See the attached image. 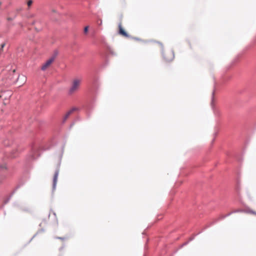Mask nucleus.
<instances>
[{
    "label": "nucleus",
    "instance_id": "nucleus-1",
    "mask_svg": "<svg viewBox=\"0 0 256 256\" xmlns=\"http://www.w3.org/2000/svg\"><path fill=\"white\" fill-rule=\"evenodd\" d=\"M15 70H10L6 77L0 78V82H4V84L6 83L15 82L16 80V78H14V76L15 78H16V75H15Z\"/></svg>",
    "mask_w": 256,
    "mask_h": 256
},
{
    "label": "nucleus",
    "instance_id": "nucleus-2",
    "mask_svg": "<svg viewBox=\"0 0 256 256\" xmlns=\"http://www.w3.org/2000/svg\"><path fill=\"white\" fill-rule=\"evenodd\" d=\"M15 70H10L6 77L0 78V82H4V84L6 83L15 82L16 80V78H14V76L15 78H16V75H15Z\"/></svg>",
    "mask_w": 256,
    "mask_h": 256
},
{
    "label": "nucleus",
    "instance_id": "nucleus-3",
    "mask_svg": "<svg viewBox=\"0 0 256 256\" xmlns=\"http://www.w3.org/2000/svg\"><path fill=\"white\" fill-rule=\"evenodd\" d=\"M80 84V80H74L68 92V94L71 96L77 90Z\"/></svg>",
    "mask_w": 256,
    "mask_h": 256
},
{
    "label": "nucleus",
    "instance_id": "nucleus-4",
    "mask_svg": "<svg viewBox=\"0 0 256 256\" xmlns=\"http://www.w3.org/2000/svg\"><path fill=\"white\" fill-rule=\"evenodd\" d=\"M56 58V56H52L44 64H42V66L41 69L42 70H46L54 62V59Z\"/></svg>",
    "mask_w": 256,
    "mask_h": 256
},
{
    "label": "nucleus",
    "instance_id": "nucleus-5",
    "mask_svg": "<svg viewBox=\"0 0 256 256\" xmlns=\"http://www.w3.org/2000/svg\"><path fill=\"white\" fill-rule=\"evenodd\" d=\"M164 57L166 61H172L174 58V55L173 51L168 50L164 54Z\"/></svg>",
    "mask_w": 256,
    "mask_h": 256
},
{
    "label": "nucleus",
    "instance_id": "nucleus-6",
    "mask_svg": "<svg viewBox=\"0 0 256 256\" xmlns=\"http://www.w3.org/2000/svg\"><path fill=\"white\" fill-rule=\"evenodd\" d=\"M118 33L120 34L122 36L124 37H130V36L122 28V22H120L118 24Z\"/></svg>",
    "mask_w": 256,
    "mask_h": 256
},
{
    "label": "nucleus",
    "instance_id": "nucleus-7",
    "mask_svg": "<svg viewBox=\"0 0 256 256\" xmlns=\"http://www.w3.org/2000/svg\"><path fill=\"white\" fill-rule=\"evenodd\" d=\"M26 78L24 75L18 76L16 82H18L20 86H22L26 82Z\"/></svg>",
    "mask_w": 256,
    "mask_h": 256
},
{
    "label": "nucleus",
    "instance_id": "nucleus-8",
    "mask_svg": "<svg viewBox=\"0 0 256 256\" xmlns=\"http://www.w3.org/2000/svg\"><path fill=\"white\" fill-rule=\"evenodd\" d=\"M78 108H74L70 110L62 118V122H64L68 118H69L70 114H72L74 111L78 110Z\"/></svg>",
    "mask_w": 256,
    "mask_h": 256
},
{
    "label": "nucleus",
    "instance_id": "nucleus-9",
    "mask_svg": "<svg viewBox=\"0 0 256 256\" xmlns=\"http://www.w3.org/2000/svg\"><path fill=\"white\" fill-rule=\"evenodd\" d=\"M58 174H59V170L58 169L56 170L54 178H53V188H56Z\"/></svg>",
    "mask_w": 256,
    "mask_h": 256
},
{
    "label": "nucleus",
    "instance_id": "nucleus-10",
    "mask_svg": "<svg viewBox=\"0 0 256 256\" xmlns=\"http://www.w3.org/2000/svg\"><path fill=\"white\" fill-rule=\"evenodd\" d=\"M32 0H29L27 2V4H28V7L30 6H32Z\"/></svg>",
    "mask_w": 256,
    "mask_h": 256
},
{
    "label": "nucleus",
    "instance_id": "nucleus-11",
    "mask_svg": "<svg viewBox=\"0 0 256 256\" xmlns=\"http://www.w3.org/2000/svg\"><path fill=\"white\" fill-rule=\"evenodd\" d=\"M88 26H86L84 28V33L86 34L88 32Z\"/></svg>",
    "mask_w": 256,
    "mask_h": 256
},
{
    "label": "nucleus",
    "instance_id": "nucleus-12",
    "mask_svg": "<svg viewBox=\"0 0 256 256\" xmlns=\"http://www.w3.org/2000/svg\"><path fill=\"white\" fill-rule=\"evenodd\" d=\"M4 46H5V44H1L0 50H2V49H3L4 47Z\"/></svg>",
    "mask_w": 256,
    "mask_h": 256
},
{
    "label": "nucleus",
    "instance_id": "nucleus-13",
    "mask_svg": "<svg viewBox=\"0 0 256 256\" xmlns=\"http://www.w3.org/2000/svg\"><path fill=\"white\" fill-rule=\"evenodd\" d=\"M4 85V82H0V87Z\"/></svg>",
    "mask_w": 256,
    "mask_h": 256
},
{
    "label": "nucleus",
    "instance_id": "nucleus-14",
    "mask_svg": "<svg viewBox=\"0 0 256 256\" xmlns=\"http://www.w3.org/2000/svg\"><path fill=\"white\" fill-rule=\"evenodd\" d=\"M251 213L256 216V212H252Z\"/></svg>",
    "mask_w": 256,
    "mask_h": 256
},
{
    "label": "nucleus",
    "instance_id": "nucleus-15",
    "mask_svg": "<svg viewBox=\"0 0 256 256\" xmlns=\"http://www.w3.org/2000/svg\"><path fill=\"white\" fill-rule=\"evenodd\" d=\"M251 213L256 216V212H252Z\"/></svg>",
    "mask_w": 256,
    "mask_h": 256
},
{
    "label": "nucleus",
    "instance_id": "nucleus-16",
    "mask_svg": "<svg viewBox=\"0 0 256 256\" xmlns=\"http://www.w3.org/2000/svg\"><path fill=\"white\" fill-rule=\"evenodd\" d=\"M0 168H6V166H0Z\"/></svg>",
    "mask_w": 256,
    "mask_h": 256
},
{
    "label": "nucleus",
    "instance_id": "nucleus-17",
    "mask_svg": "<svg viewBox=\"0 0 256 256\" xmlns=\"http://www.w3.org/2000/svg\"><path fill=\"white\" fill-rule=\"evenodd\" d=\"M99 24H99L100 25H101L102 24V20H100V22H99Z\"/></svg>",
    "mask_w": 256,
    "mask_h": 256
},
{
    "label": "nucleus",
    "instance_id": "nucleus-18",
    "mask_svg": "<svg viewBox=\"0 0 256 256\" xmlns=\"http://www.w3.org/2000/svg\"><path fill=\"white\" fill-rule=\"evenodd\" d=\"M99 24H99L100 25H101L102 24V20H100V22H99Z\"/></svg>",
    "mask_w": 256,
    "mask_h": 256
}]
</instances>
